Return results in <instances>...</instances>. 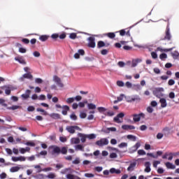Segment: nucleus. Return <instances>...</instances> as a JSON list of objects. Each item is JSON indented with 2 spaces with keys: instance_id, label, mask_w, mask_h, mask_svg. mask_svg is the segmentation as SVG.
I'll use <instances>...</instances> for the list:
<instances>
[{
  "instance_id": "nucleus-1",
  "label": "nucleus",
  "mask_w": 179,
  "mask_h": 179,
  "mask_svg": "<svg viewBox=\"0 0 179 179\" xmlns=\"http://www.w3.org/2000/svg\"><path fill=\"white\" fill-rule=\"evenodd\" d=\"M52 149V155H59L60 153L62 155H66L68 153V150L66 147H62L61 149L59 147L53 145L51 147Z\"/></svg>"
},
{
  "instance_id": "nucleus-2",
  "label": "nucleus",
  "mask_w": 179,
  "mask_h": 179,
  "mask_svg": "<svg viewBox=\"0 0 179 179\" xmlns=\"http://www.w3.org/2000/svg\"><path fill=\"white\" fill-rule=\"evenodd\" d=\"M164 91V88L157 87L153 90L152 93L157 98H161V97L164 96V94L162 93Z\"/></svg>"
},
{
  "instance_id": "nucleus-3",
  "label": "nucleus",
  "mask_w": 179,
  "mask_h": 179,
  "mask_svg": "<svg viewBox=\"0 0 179 179\" xmlns=\"http://www.w3.org/2000/svg\"><path fill=\"white\" fill-rule=\"evenodd\" d=\"M66 131L71 134L76 133V131H82V129L78 126H68L66 128Z\"/></svg>"
},
{
  "instance_id": "nucleus-4",
  "label": "nucleus",
  "mask_w": 179,
  "mask_h": 179,
  "mask_svg": "<svg viewBox=\"0 0 179 179\" xmlns=\"http://www.w3.org/2000/svg\"><path fill=\"white\" fill-rule=\"evenodd\" d=\"M172 36L171 34L170 33V28L169 26L168 25L166 27V30H165V37H164V41H170L171 40Z\"/></svg>"
},
{
  "instance_id": "nucleus-5",
  "label": "nucleus",
  "mask_w": 179,
  "mask_h": 179,
  "mask_svg": "<svg viewBox=\"0 0 179 179\" xmlns=\"http://www.w3.org/2000/svg\"><path fill=\"white\" fill-rule=\"evenodd\" d=\"M53 81L57 84L59 87H64V83L59 77L55 75L53 77Z\"/></svg>"
},
{
  "instance_id": "nucleus-6",
  "label": "nucleus",
  "mask_w": 179,
  "mask_h": 179,
  "mask_svg": "<svg viewBox=\"0 0 179 179\" xmlns=\"http://www.w3.org/2000/svg\"><path fill=\"white\" fill-rule=\"evenodd\" d=\"M109 144V141L107 138H101L96 142V145L98 146L108 145Z\"/></svg>"
},
{
  "instance_id": "nucleus-7",
  "label": "nucleus",
  "mask_w": 179,
  "mask_h": 179,
  "mask_svg": "<svg viewBox=\"0 0 179 179\" xmlns=\"http://www.w3.org/2000/svg\"><path fill=\"white\" fill-rule=\"evenodd\" d=\"M124 117V113L123 112H121L120 113H118L117 115V116H115L114 118H113V121L117 124H120L122 122V121H121L120 120V118L122 119L123 117Z\"/></svg>"
},
{
  "instance_id": "nucleus-8",
  "label": "nucleus",
  "mask_w": 179,
  "mask_h": 179,
  "mask_svg": "<svg viewBox=\"0 0 179 179\" xmlns=\"http://www.w3.org/2000/svg\"><path fill=\"white\" fill-rule=\"evenodd\" d=\"M133 117L134 122H140L141 117L145 118V114L143 113H141L139 114H134Z\"/></svg>"
},
{
  "instance_id": "nucleus-9",
  "label": "nucleus",
  "mask_w": 179,
  "mask_h": 179,
  "mask_svg": "<svg viewBox=\"0 0 179 179\" xmlns=\"http://www.w3.org/2000/svg\"><path fill=\"white\" fill-rule=\"evenodd\" d=\"M88 47L90 48H95V46H96V43H95V38L94 37H92V36H90L88 38Z\"/></svg>"
},
{
  "instance_id": "nucleus-10",
  "label": "nucleus",
  "mask_w": 179,
  "mask_h": 179,
  "mask_svg": "<svg viewBox=\"0 0 179 179\" xmlns=\"http://www.w3.org/2000/svg\"><path fill=\"white\" fill-rule=\"evenodd\" d=\"M110 45V44L109 43H106L103 41H98V43H97V48H98L108 47Z\"/></svg>"
},
{
  "instance_id": "nucleus-11",
  "label": "nucleus",
  "mask_w": 179,
  "mask_h": 179,
  "mask_svg": "<svg viewBox=\"0 0 179 179\" xmlns=\"http://www.w3.org/2000/svg\"><path fill=\"white\" fill-rule=\"evenodd\" d=\"M31 93V91L30 90H26L25 94H22L21 95V97L24 99L26 100L30 97V94Z\"/></svg>"
},
{
  "instance_id": "nucleus-12",
  "label": "nucleus",
  "mask_w": 179,
  "mask_h": 179,
  "mask_svg": "<svg viewBox=\"0 0 179 179\" xmlns=\"http://www.w3.org/2000/svg\"><path fill=\"white\" fill-rule=\"evenodd\" d=\"M33 75L31 73H24L22 75V77H21V80H24V79H29V80H32L33 79Z\"/></svg>"
},
{
  "instance_id": "nucleus-13",
  "label": "nucleus",
  "mask_w": 179,
  "mask_h": 179,
  "mask_svg": "<svg viewBox=\"0 0 179 179\" xmlns=\"http://www.w3.org/2000/svg\"><path fill=\"white\" fill-rule=\"evenodd\" d=\"M135 128L136 127L134 125H128V124L122 125V129H124L126 131L135 129Z\"/></svg>"
},
{
  "instance_id": "nucleus-14",
  "label": "nucleus",
  "mask_w": 179,
  "mask_h": 179,
  "mask_svg": "<svg viewBox=\"0 0 179 179\" xmlns=\"http://www.w3.org/2000/svg\"><path fill=\"white\" fill-rule=\"evenodd\" d=\"M150 166H151V163L150 162H146L145 163V169L144 170L145 172L150 173L151 171Z\"/></svg>"
},
{
  "instance_id": "nucleus-15",
  "label": "nucleus",
  "mask_w": 179,
  "mask_h": 179,
  "mask_svg": "<svg viewBox=\"0 0 179 179\" xmlns=\"http://www.w3.org/2000/svg\"><path fill=\"white\" fill-rule=\"evenodd\" d=\"M63 110L62 111V113L63 115H68V111L70 110V108L68 106H62Z\"/></svg>"
},
{
  "instance_id": "nucleus-16",
  "label": "nucleus",
  "mask_w": 179,
  "mask_h": 179,
  "mask_svg": "<svg viewBox=\"0 0 179 179\" xmlns=\"http://www.w3.org/2000/svg\"><path fill=\"white\" fill-rule=\"evenodd\" d=\"M49 115L53 120H59L60 119V115L59 113H50Z\"/></svg>"
},
{
  "instance_id": "nucleus-17",
  "label": "nucleus",
  "mask_w": 179,
  "mask_h": 179,
  "mask_svg": "<svg viewBox=\"0 0 179 179\" xmlns=\"http://www.w3.org/2000/svg\"><path fill=\"white\" fill-rule=\"evenodd\" d=\"M159 103L161 104V108H164L167 106L166 100L164 98L159 99Z\"/></svg>"
},
{
  "instance_id": "nucleus-18",
  "label": "nucleus",
  "mask_w": 179,
  "mask_h": 179,
  "mask_svg": "<svg viewBox=\"0 0 179 179\" xmlns=\"http://www.w3.org/2000/svg\"><path fill=\"white\" fill-rule=\"evenodd\" d=\"M110 173L111 174H114V173H115V174H120L121 173V170L120 169H116L115 168H111L110 169Z\"/></svg>"
},
{
  "instance_id": "nucleus-19",
  "label": "nucleus",
  "mask_w": 179,
  "mask_h": 179,
  "mask_svg": "<svg viewBox=\"0 0 179 179\" xmlns=\"http://www.w3.org/2000/svg\"><path fill=\"white\" fill-rule=\"evenodd\" d=\"M50 38L48 35H41L39 36L38 39L42 42H45Z\"/></svg>"
},
{
  "instance_id": "nucleus-20",
  "label": "nucleus",
  "mask_w": 179,
  "mask_h": 179,
  "mask_svg": "<svg viewBox=\"0 0 179 179\" xmlns=\"http://www.w3.org/2000/svg\"><path fill=\"white\" fill-rule=\"evenodd\" d=\"M165 166H166L167 169H171V170H174V169H176V166L171 162L165 163Z\"/></svg>"
},
{
  "instance_id": "nucleus-21",
  "label": "nucleus",
  "mask_w": 179,
  "mask_h": 179,
  "mask_svg": "<svg viewBox=\"0 0 179 179\" xmlns=\"http://www.w3.org/2000/svg\"><path fill=\"white\" fill-rule=\"evenodd\" d=\"M172 50H173V48H169V49H162V48H160V47L157 48V51L165 52H170V51H171Z\"/></svg>"
},
{
  "instance_id": "nucleus-22",
  "label": "nucleus",
  "mask_w": 179,
  "mask_h": 179,
  "mask_svg": "<svg viewBox=\"0 0 179 179\" xmlns=\"http://www.w3.org/2000/svg\"><path fill=\"white\" fill-rule=\"evenodd\" d=\"M106 36H108L110 39H113L115 38L116 35L114 32H108L106 34Z\"/></svg>"
},
{
  "instance_id": "nucleus-23",
  "label": "nucleus",
  "mask_w": 179,
  "mask_h": 179,
  "mask_svg": "<svg viewBox=\"0 0 179 179\" xmlns=\"http://www.w3.org/2000/svg\"><path fill=\"white\" fill-rule=\"evenodd\" d=\"M66 178L67 179H80V177L72 175V174H67Z\"/></svg>"
},
{
  "instance_id": "nucleus-24",
  "label": "nucleus",
  "mask_w": 179,
  "mask_h": 179,
  "mask_svg": "<svg viewBox=\"0 0 179 179\" xmlns=\"http://www.w3.org/2000/svg\"><path fill=\"white\" fill-rule=\"evenodd\" d=\"M141 62V60L139 59H136V60H133V61H132L131 67H132V68L136 67V66H137L138 63V62Z\"/></svg>"
},
{
  "instance_id": "nucleus-25",
  "label": "nucleus",
  "mask_w": 179,
  "mask_h": 179,
  "mask_svg": "<svg viewBox=\"0 0 179 179\" xmlns=\"http://www.w3.org/2000/svg\"><path fill=\"white\" fill-rule=\"evenodd\" d=\"M136 162H133V163L130 164V165H129V166L128 167L127 170H128L129 171H133L134 169V167H136Z\"/></svg>"
},
{
  "instance_id": "nucleus-26",
  "label": "nucleus",
  "mask_w": 179,
  "mask_h": 179,
  "mask_svg": "<svg viewBox=\"0 0 179 179\" xmlns=\"http://www.w3.org/2000/svg\"><path fill=\"white\" fill-rule=\"evenodd\" d=\"M80 141L78 138H71V143L72 144H78L80 143Z\"/></svg>"
},
{
  "instance_id": "nucleus-27",
  "label": "nucleus",
  "mask_w": 179,
  "mask_h": 179,
  "mask_svg": "<svg viewBox=\"0 0 179 179\" xmlns=\"http://www.w3.org/2000/svg\"><path fill=\"white\" fill-rule=\"evenodd\" d=\"M70 118H71V120H72L73 121H76L78 120V116L76 115V113L74 112H73L70 115Z\"/></svg>"
},
{
  "instance_id": "nucleus-28",
  "label": "nucleus",
  "mask_w": 179,
  "mask_h": 179,
  "mask_svg": "<svg viewBox=\"0 0 179 179\" xmlns=\"http://www.w3.org/2000/svg\"><path fill=\"white\" fill-rule=\"evenodd\" d=\"M171 55L173 57V59H176L179 57V52L176 50V51L171 52Z\"/></svg>"
},
{
  "instance_id": "nucleus-29",
  "label": "nucleus",
  "mask_w": 179,
  "mask_h": 179,
  "mask_svg": "<svg viewBox=\"0 0 179 179\" xmlns=\"http://www.w3.org/2000/svg\"><path fill=\"white\" fill-rule=\"evenodd\" d=\"M15 59L20 64H27L26 61H24V59H23V58H22V57L15 58Z\"/></svg>"
},
{
  "instance_id": "nucleus-30",
  "label": "nucleus",
  "mask_w": 179,
  "mask_h": 179,
  "mask_svg": "<svg viewBox=\"0 0 179 179\" xmlns=\"http://www.w3.org/2000/svg\"><path fill=\"white\" fill-rule=\"evenodd\" d=\"M22 108V106H8V108H7L8 110H17L19 108Z\"/></svg>"
},
{
  "instance_id": "nucleus-31",
  "label": "nucleus",
  "mask_w": 179,
  "mask_h": 179,
  "mask_svg": "<svg viewBox=\"0 0 179 179\" xmlns=\"http://www.w3.org/2000/svg\"><path fill=\"white\" fill-rule=\"evenodd\" d=\"M20 167L19 166H13L11 169H10V172L12 173H14V172H17L20 170Z\"/></svg>"
},
{
  "instance_id": "nucleus-32",
  "label": "nucleus",
  "mask_w": 179,
  "mask_h": 179,
  "mask_svg": "<svg viewBox=\"0 0 179 179\" xmlns=\"http://www.w3.org/2000/svg\"><path fill=\"white\" fill-rule=\"evenodd\" d=\"M97 110L100 113L107 111V109H106V108H103V106H99V108H97Z\"/></svg>"
},
{
  "instance_id": "nucleus-33",
  "label": "nucleus",
  "mask_w": 179,
  "mask_h": 179,
  "mask_svg": "<svg viewBox=\"0 0 179 179\" xmlns=\"http://www.w3.org/2000/svg\"><path fill=\"white\" fill-rule=\"evenodd\" d=\"M77 38V34L76 33H71L69 34V38L72 40H75Z\"/></svg>"
},
{
  "instance_id": "nucleus-34",
  "label": "nucleus",
  "mask_w": 179,
  "mask_h": 179,
  "mask_svg": "<svg viewBox=\"0 0 179 179\" xmlns=\"http://www.w3.org/2000/svg\"><path fill=\"white\" fill-rule=\"evenodd\" d=\"M6 89H5V93L7 94V95H10V93H11V87H5Z\"/></svg>"
},
{
  "instance_id": "nucleus-35",
  "label": "nucleus",
  "mask_w": 179,
  "mask_h": 179,
  "mask_svg": "<svg viewBox=\"0 0 179 179\" xmlns=\"http://www.w3.org/2000/svg\"><path fill=\"white\" fill-rule=\"evenodd\" d=\"M74 101H75V99H74L73 97L68 98V99H66V103H67L68 104L73 103Z\"/></svg>"
},
{
  "instance_id": "nucleus-36",
  "label": "nucleus",
  "mask_w": 179,
  "mask_h": 179,
  "mask_svg": "<svg viewBox=\"0 0 179 179\" xmlns=\"http://www.w3.org/2000/svg\"><path fill=\"white\" fill-rule=\"evenodd\" d=\"M166 58H167V55L166 53H162L159 55V59L161 60H164Z\"/></svg>"
},
{
  "instance_id": "nucleus-37",
  "label": "nucleus",
  "mask_w": 179,
  "mask_h": 179,
  "mask_svg": "<svg viewBox=\"0 0 179 179\" xmlns=\"http://www.w3.org/2000/svg\"><path fill=\"white\" fill-rule=\"evenodd\" d=\"M80 163V159L78 157H76L73 162L72 164L75 165H78Z\"/></svg>"
},
{
  "instance_id": "nucleus-38",
  "label": "nucleus",
  "mask_w": 179,
  "mask_h": 179,
  "mask_svg": "<svg viewBox=\"0 0 179 179\" xmlns=\"http://www.w3.org/2000/svg\"><path fill=\"white\" fill-rule=\"evenodd\" d=\"M22 42L25 45H28L30 43V40L29 38H24L22 39Z\"/></svg>"
},
{
  "instance_id": "nucleus-39",
  "label": "nucleus",
  "mask_w": 179,
  "mask_h": 179,
  "mask_svg": "<svg viewBox=\"0 0 179 179\" xmlns=\"http://www.w3.org/2000/svg\"><path fill=\"white\" fill-rule=\"evenodd\" d=\"M117 85L120 87H123L124 84V82L123 81H121V80H117V83H116Z\"/></svg>"
},
{
  "instance_id": "nucleus-40",
  "label": "nucleus",
  "mask_w": 179,
  "mask_h": 179,
  "mask_svg": "<svg viewBox=\"0 0 179 179\" xmlns=\"http://www.w3.org/2000/svg\"><path fill=\"white\" fill-rule=\"evenodd\" d=\"M80 119H85L87 117V114L85 112L80 113Z\"/></svg>"
},
{
  "instance_id": "nucleus-41",
  "label": "nucleus",
  "mask_w": 179,
  "mask_h": 179,
  "mask_svg": "<svg viewBox=\"0 0 179 179\" xmlns=\"http://www.w3.org/2000/svg\"><path fill=\"white\" fill-rule=\"evenodd\" d=\"M37 112L43 113V115H47V111L44 110V109H41V108H37L36 109Z\"/></svg>"
},
{
  "instance_id": "nucleus-42",
  "label": "nucleus",
  "mask_w": 179,
  "mask_h": 179,
  "mask_svg": "<svg viewBox=\"0 0 179 179\" xmlns=\"http://www.w3.org/2000/svg\"><path fill=\"white\" fill-rule=\"evenodd\" d=\"M58 38H59V39H61V40H64L66 38V34H65V32H64V33L61 34L60 35H59Z\"/></svg>"
},
{
  "instance_id": "nucleus-43",
  "label": "nucleus",
  "mask_w": 179,
  "mask_h": 179,
  "mask_svg": "<svg viewBox=\"0 0 179 179\" xmlns=\"http://www.w3.org/2000/svg\"><path fill=\"white\" fill-rule=\"evenodd\" d=\"M141 146V144L139 143H137L132 148L134 149V152H136L138 148H139Z\"/></svg>"
},
{
  "instance_id": "nucleus-44",
  "label": "nucleus",
  "mask_w": 179,
  "mask_h": 179,
  "mask_svg": "<svg viewBox=\"0 0 179 179\" xmlns=\"http://www.w3.org/2000/svg\"><path fill=\"white\" fill-rule=\"evenodd\" d=\"M87 138V135L81 134V138H80L81 142L85 143Z\"/></svg>"
},
{
  "instance_id": "nucleus-45",
  "label": "nucleus",
  "mask_w": 179,
  "mask_h": 179,
  "mask_svg": "<svg viewBox=\"0 0 179 179\" xmlns=\"http://www.w3.org/2000/svg\"><path fill=\"white\" fill-rule=\"evenodd\" d=\"M117 157V155L116 152H112L110 154V159H116Z\"/></svg>"
},
{
  "instance_id": "nucleus-46",
  "label": "nucleus",
  "mask_w": 179,
  "mask_h": 179,
  "mask_svg": "<svg viewBox=\"0 0 179 179\" xmlns=\"http://www.w3.org/2000/svg\"><path fill=\"white\" fill-rule=\"evenodd\" d=\"M35 83L42 84L43 83V80L40 78H35Z\"/></svg>"
},
{
  "instance_id": "nucleus-47",
  "label": "nucleus",
  "mask_w": 179,
  "mask_h": 179,
  "mask_svg": "<svg viewBox=\"0 0 179 179\" xmlns=\"http://www.w3.org/2000/svg\"><path fill=\"white\" fill-rule=\"evenodd\" d=\"M128 144L127 143H121L120 145H118V148H123L127 147Z\"/></svg>"
},
{
  "instance_id": "nucleus-48",
  "label": "nucleus",
  "mask_w": 179,
  "mask_h": 179,
  "mask_svg": "<svg viewBox=\"0 0 179 179\" xmlns=\"http://www.w3.org/2000/svg\"><path fill=\"white\" fill-rule=\"evenodd\" d=\"M138 155H146V152L144 151V150H138Z\"/></svg>"
},
{
  "instance_id": "nucleus-49",
  "label": "nucleus",
  "mask_w": 179,
  "mask_h": 179,
  "mask_svg": "<svg viewBox=\"0 0 179 179\" xmlns=\"http://www.w3.org/2000/svg\"><path fill=\"white\" fill-rule=\"evenodd\" d=\"M88 108L90 110H94V109H96V106L93 103H89Z\"/></svg>"
},
{
  "instance_id": "nucleus-50",
  "label": "nucleus",
  "mask_w": 179,
  "mask_h": 179,
  "mask_svg": "<svg viewBox=\"0 0 179 179\" xmlns=\"http://www.w3.org/2000/svg\"><path fill=\"white\" fill-rule=\"evenodd\" d=\"M76 150H80V151H84V148H83V146L81 145H78L76 146Z\"/></svg>"
},
{
  "instance_id": "nucleus-51",
  "label": "nucleus",
  "mask_w": 179,
  "mask_h": 179,
  "mask_svg": "<svg viewBox=\"0 0 179 179\" xmlns=\"http://www.w3.org/2000/svg\"><path fill=\"white\" fill-rule=\"evenodd\" d=\"M153 111H154V109H153V108H152V106H148V108H147V112H148V113H152Z\"/></svg>"
},
{
  "instance_id": "nucleus-52",
  "label": "nucleus",
  "mask_w": 179,
  "mask_h": 179,
  "mask_svg": "<svg viewBox=\"0 0 179 179\" xmlns=\"http://www.w3.org/2000/svg\"><path fill=\"white\" fill-rule=\"evenodd\" d=\"M27 111L28 112H34V111H35V107L34 106H28Z\"/></svg>"
},
{
  "instance_id": "nucleus-53",
  "label": "nucleus",
  "mask_w": 179,
  "mask_h": 179,
  "mask_svg": "<svg viewBox=\"0 0 179 179\" xmlns=\"http://www.w3.org/2000/svg\"><path fill=\"white\" fill-rule=\"evenodd\" d=\"M87 137L89 139H94L96 138V135L94 134H92L87 135Z\"/></svg>"
},
{
  "instance_id": "nucleus-54",
  "label": "nucleus",
  "mask_w": 179,
  "mask_h": 179,
  "mask_svg": "<svg viewBox=\"0 0 179 179\" xmlns=\"http://www.w3.org/2000/svg\"><path fill=\"white\" fill-rule=\"evenodd\" d=\"M171 129L169 127H165L164 129H162V131L165 134H169L170 132Z\"/></svg>"
},
{
  "instance_id": "nucleus-55",
  "label": "nucleus",
  "mask_w": 179,
  "mask_h": 179,
  "mask_svg": "<svg viewBox=\"0 0 179 179\" xmlns=\"http://www.w3.org/2000/svg\"><path fill=\"white\" fill-rule=\"evenodd\" d=\"M19 52L21 53H26L27 52V49L24 48H19Z\"/></svg>"
},
{
  "instance_id": "nucleus-56",
  "label": "nucleus",
  "mask_w": 179,
  "mask_h": 179,
  "mask_svg": "<svg viewBox=\"0 0 179 179\" xmlns=\"http://www.w3.org/2000/svg\"><path fill=\"white\" fill-rule=\"evenodd\" d=\"M151 56L153 59H157L158 57L157 52H151Z\"/></svg>"
},
{
  "instance_id": "nucleus-57",
  "label": "nucleus",
  "mask_w": 179,
  "mask_h": 179,
  "mask_svg": "<svg viewBox=\"0 0 179 179\" xmlns=\"http://www.w3.org/2000/svg\"><path fill=\"white\" fill-rule=\"evenodd\" d=\"M58 37H59V34H52V36H51V38H52V39H54V40H56L57 38H58Z\"/></svg>"
},
{
  "instance_id": "nucleus-58",
  "label": "nucleus",
  "mask_w": 179,
  "mask_h": 179,
  "mask_svg": "<svg viewBox=\"0 0 179 179\" xmlns=\"http://www.w3.org/2000/svg\"><path fill=\"white\" fill-rule=\"evenodd\" d=\"M175 84V80L173 79H170L169 81V86H173Z\"/></svg>"
},
{
  "instance_id": "nucleus-59",
  "label": "nucleus",
  "mask_w": 179,
  "mask_h": 179,
  "mask_svg": "<svg viewBox=\"0 0 179 179\" xmlns=\"http://www.w3.org/2000/svg\"><path fill=\"white\" fill-rule=\"evenodd\" d=\"M108 53V50L106 49H103L101 51V54L103 55H106Z\"/></svg>"
},
{
  "instance_id": "nucleus-60",
  "label": "nucleus",
  "mask_w": 179,
  "mask_h": 179,
  "mask_svg": "<svg viewBox=\"0 0 179 179\" xmlns=\"http://www.w3.org/2000/svg\"><path fill=\"white\" fill-rule=\"evenodd\" d=\"M138 100H140V98H139V96H135L134 97H132L131 98V101H138Z\"/></svg>"
},
{
  "instance_id": "nucleus-61",
  "label": "nucleus",
  "mask_w": 179,
  "mask_h": 179,
  "mask_svg": "<svg viewBox=\"0 0 179 179\" xmlns=\"http://www.w3.org/2000/svg\"><path fill=\"white\" fill-rule=\"evenodd\" d=\"M134 87H135V90L138 91V90H141V87L140 85H134Z\"/></svg>"
},
{
  "instance_id": "nucleus-62",
  "label": "nucleus",
  "mask_w": 179,
  "mask_h": 179,
  "mask_svg": "<svg viewBox=\"0 0 179 179\" xmlns=\"http://www.w3.org/2000/svg\"><path fill=\"white\" fill-rule=\"evenodd\" d=\"M84 176H85L87 178H93L94 176V175L92 173H85Z\"/></svg>"
},
{
  "instance_id": "nucleus-63",
  "label": "nucleus",
  "mask_w": 179,
  "mask_h": 179,
  "mask_svg": "<svg viewBox=\"0 0 179 179\" xmlns=\"http://www.w3.org/2000/svg\"><path fill=\"white\" fill-rule=\"evenodd\" d=\"M48 178H50V179H53V178H55V175L54 173H51L50 174H49V175L48 176Z\"/></svg>"
},
{
  "instance_id": "nucleus-64",
  "label": "nucleus",
  "mask_w": 179,
  "mask_h": 179,
  "mask_svg": "<svg viewBox=\"0 0 179 179\" xmlns=\"http://www.w3.org/2000/svg\"><path fill=\"white\" fill-rule=\"evenodd\" d=\"M127 138L128 139H133L134 141H136V136H134L133 135H128Z\"/></svg>"
}]
</instances>
